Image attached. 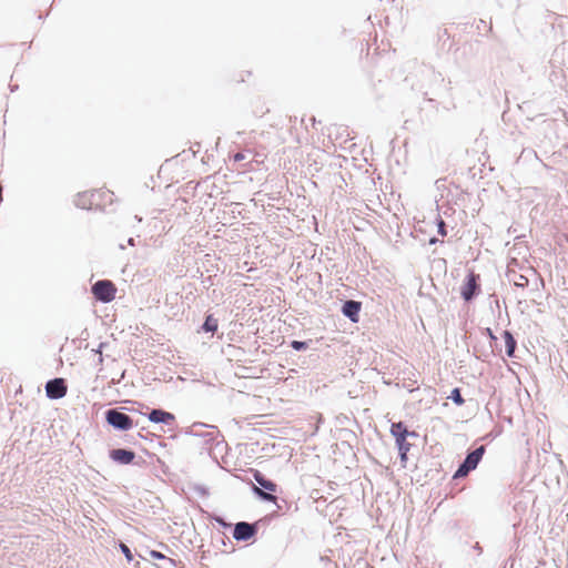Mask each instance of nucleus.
I'll list each match as a JSON object with an SVG mask.
<instances>
[{"mask_svg": "<svg viewBox=\"0 0 568 568\" xmlns=\"http://www.w3.org/2000/svg\"><path fill=\"white\" fill-rule=\"evenodd\" d=\"M253 478L258 486H253V491L263 500L276 503L277 485L267 479L260 470H253Z\"/></svg>", "mask_w": 568, "mask_h": 568, "instance_id": "nucleus-1", "label": "nucleus"}, {"mask_svg": "<svg viewBox=\"0 0 568 568\" xmlns=\"http://www.w3.org/2000/svg\"><path fill=\"white\" fill-rule=\"evenodd\" d=\"M390 434L394 436L397 448L400 454V459L406 462L407 453L410 449V444L407 442L408 436H416L415 432H409L404 423H393L390 426Z\"/></svg>", "mask_w": 568, "mask_h": 568, "instance_id": "nucleus-2", "label": "nucleus"}, {"mask_svg": "<svg viewBox=\"0 0 568 568\" xmlns=\"http://www.w3.org/2000/svg\"><path fill=\"white\" fill-rule=\"evenodd\" d=\"M92 294L93 296L102 302L110 303L115 298L116 287L109 280H100L92 285Z\"/></svg>", "mask_w": 568, "mask_h": 568, "instance_id": "nucleus-3", "label": "nucleus"}, {"mask_svg": "<svg viewBox=\"0 0 568 568\" xmlns=\"http://www.w3.org/2000/svg\"><path fill=\"white\" fill-rule=\"evenodd\" d=\"M484 453H485V448H484V446H480V447L476 448L474 452H471L470 454H468L466 459L464 460V463L459 466V468L455 473L454 477L459 478V477L467 476L470 470H473L477 467Z\"/></svg>", "mask_w": 568, "mask_h": 568, "instance_id": "nucleus-4", "label": "nucleus"}, {"mask_svg": "<svg viewBox=\"0 0 568 568\" xmlns=\"http://www.w3.org/2000/svg\"><path fill=\"white\" fill-rule=\"evenodd\" d=\"M106 422L114 428L121 430H129L133 427L132 418L116 409H110L106 412Z\"/></svg>", "mask_w": 568, "mask_h": 568, "instance_id": "nucleus-5", "label": "nucleus"}, {"mask_svg": "<svg viewBox=\"0 0 568 568\" xmlns=\"http://www.w3.org/2000/svg\"><path fill=\"white\" fill-rule=\"evenodd\" d=\"M67 385L63 378H54L47 383L45 393L51 399H59L65 396Z\"/></svg>", "mask_w": 568, "mask_h": 568, "instance_id": "nucleus-6", "label": "nucleus"}, {"mask_svg": "<svg viewBox=\"0 0 568 568\" xmlns=\"http://www.w3.org/2000/svg\"><path fill=\"white\" fill-rule=\"evenodd\" d=\"M256 532V528L254 525H251L248 523H237L234 527L233 537L236 540H248L252 538Z\"/></svg>", "mask_w": 568, "mask_h": 568, "instance_id": "nucleus-7", "label": "nucleus"}, {"mask_svg": "<svg viewBox=\"0 0 568 568\" xmlns=\"http://www.w3.org/2000/svg\"><path fill=\"white\" fill-rule=\"evenodd\" d=\"M478 277L479 276L477 274H475L474 272H470L468 274L467 282L462 287V296L465 301H470L473 298V296L475 295V293L478 288V284H477Z\"/></svg>", "mask_w": 568, "mask_h": 568, "instance_id": "nucleus-8", "label": "nucleus"}, {"mask_svg": "<svg viewBox=\"0 0 568 568\" xmlns=\"http://www.w3.org/2000/svg\"><path fill=\"white\" fill-rule=\"evenodd\" d=\"M362 308V303L356 301H346L343 305L342 312L345 316H347L353 323H357L359 320V312Z\"/></svg>", "mask_w": 568, "mask_h": 568, "instance_id": "nucleus-9", "label": "nucleus"}, {"mask_svg": "<svg viewBox=\"0 0 568 568\" xmlns=\"http://www.w3.org/2000/svg\"><path fill=\"white\" fill-rule=\"evenodd\" d=\"M100 191H85L82 193H79L77 196V205L81 209H92L93 206V200L98 196H100Z\"/></svg>", "mask_w": 568, "mask_h": 568, "instance_id": "nucleus-10", "label": "nucleus"}, {"mask_svg": "<svg viewBox=\"0 0 568 568\" xmlns=\"http://www.w3.org/2000/svg\"><path fill=\"white\" fill-rule=\"evenodd\" d=\"M135 454L131 450L118 448L110 452V458L115 463L128 465L133 462Z\"/></svg>", "mask_w": 568, "mask_h": 568, "instance_id": "nucleus-11", "label": "nucleus"}, {"mask_svg": "<svg viewBox=\"0 0 568 568\" xmlns=\"http://www.w3.org/2000/svg\"><path fill=\"white\" fill-rule=\"evenodd\" d=\"M149 419L152 423H163V424H171L174 422L175 417L173 414L169 412H164L162 409H153L149 414Z\"/></svg>", "mask_w": 568, "mask_h": 568, "instance_id": "nucleus-12", "label": "nucleus"}, {"mask_svg": "<svg viewBox=\"0 0 568 568\" xmlns=\"http://www.w3.org/2000/svg\"><path fill=\"white\" fill-rule=\"evenodd\" d=\"M505 345H506V353L508 356H513L515 348H516V341L510 332L505 331L504 334Z\"/></svg>", "mask_w": 568, "mask_h": 568, "instance_id": "nucleus-13", "label": "nucleus"}, {"mask_svg": "<svg viewBox=\"0 0 568 568\" xmlns=\"http://www.w3.org/2000/svg\"><path fill=\"white\" fill-rule=\"evenodd\" d=\"M202 328L205 332L215 333L217 331V320L213 315H207Z\"/></svg>", "mask_w": 568, "mask_h": 568, "instance_id": "nucleus-14", "label": "nucleus"}, {"mask_svg": "<svg viewBox=\"0 0 568 568\" xmlns=\"http://www.w3.org/2000/svg\"><path fill=\"white\" fill-rule=\"evenodd\" d=\"M449 398H452L458 406H462L465 403L464 398L460 395L459 388H454L452 390Z\"/></svg>", "mask_w": 568, "mask_h": 568, "instance_id": "nucleus-15", "label": "nucleus"}, {"mask_svg": "<svg viewBox=\"0 0 568 568\" xmlns=\"http://www.w3.org/2000/svg\"><path fill=\"white\" fill-rule=\"evenodd\" d=\"M120 548H121L123 555L125 556V558L128 559V561H132L133 555H132L130 548L125 544H121Z\"/></svg>", "mask_w": 568, "mask_h": 568, "instance_id": "nucleus-16", "label": "nucleus"}, {"mask_svg": "<svg viewBox=\"0 0 568 568\" xmlns=\"http://www.w3.org/2000/svg\"><path fill=\"white\" fill-rule=\"evenodd\" d=\"M291 346L295 349V351H302V349H305L307 347V344L305 342H300V341H293L291 343Z\"/></svg>", "mask_w": 568, "mask_h": 568, "instance_id": "nucleus-17", "label": "nucleus"}, {"mask_svg": "<svg viewBox=\"0 0 568 568\" xmlns=\"http://www.w3.org/2000/svg\"><path fill=\"white\" fill-rule=\"evenodd\" d=\"M437 226H438V233L442 236H446L447 231H446V224H445L444 220L439 219Z\"/></svg>", "mask_w": 568, "mask_h": 568, "instance_id": "nucleus-18", "label": "nucleus"}, {"mask_svg": "<svg viewBox=\"0 0 568 568\" xmlns=\"http://www.w3.org/2000/svg\"><path fill=\"white\" fill-rule=\"evenodd\" d=\"M528 284V278L524 275H520L518 281L515 282L516 286L525 287Z\"/></svg>", "mask_w": 568, "mask_h": 568, "instance_id": "nucleus-19", "label": "nucleus"}, {"mask_svg": "<svg viewBox=\"0 0 568 568\" xmlns=\"http://www.w3.org/2000/svg\"><path fill=\"white\" fill-rule=\"evenodd\" d=\"M150 556L153 558V559H165V556L160 552V551H156V550H151L150 551Z\"/></svg>", "mask_w": 568, "mask_h": 568, "instance_id": "nucleus-20", "label": "nucleus"}, {"mask_svg": "<svg viewBox=\"0 0 568 568\" xmlns=\"http://www.w3.org/2000/svg\"><path fill=\"white\" fill-rule=\"evenodd\" d=\"M436 242H437V239H435V237H433V239H430V240H429V243H430V244H435Z\"/></svg>", "mask_w": 568, "mask_h": 568, "instance_id": "nucleus-21", "label": "nucleus"}, {"mask_svg": "<svg viewBox=\"0 0 568 568\" xmlns=\"http://www.w3.org/2000/svg\"><path fill=\"white\" fill-rule=\"evenodd\" d=\"M235 159H236V160H240V159H242V155H241V154H236V155H235Z\"/></svg>", "mask_w": 568, "mask_h": 568, "instance_id": "nucleus-22", "label": "nucleus"}]
</instances>
